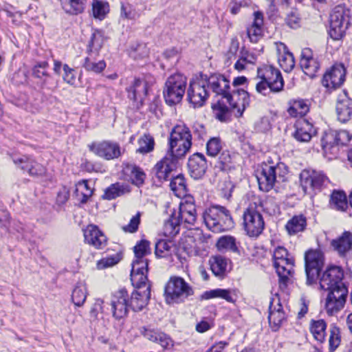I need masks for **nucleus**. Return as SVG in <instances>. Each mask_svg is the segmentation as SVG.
I'll use <instances>...</instances> for the list:
<instances>
[{
  "label": "nucleus",
  "instance_id": "nucleus-1",
  "mask_svg": "<svg viewBox=\"0 0 352 352\" xmlns=\"http://www.w3.org/2000/svg\"><path fill=\"white\" fill-rule=\"evenodd\" d=\"M151 298V292L135 289L129 295L122 288L113 293L111 306L113 316L120 320L127 316L129 309L134 311H142L148 304Z\"/></svg>",
  "mask_w": 352,
  "mask_h": 352
},
{
  "label": "nucleus",
  "instance_id": "nucleus-2",
  "mask_svg": "<svg viewBox=\"0 0 352 352\" xmlns=\"http://www.w3.org/2000/svg\"><path fill=\"white\" fill-rule=\"evenodd\" d=\"M207 86L210 87L214 93L221 96V101L218 100L212 105L216 118L220 121H226L228 117V107L225 103V99L230 93V81L223 75L214 74L209 77L204 76Z\"/></svg>",
  "mask_w": 352,
  "mask_h": 352
},
{
  "label": "nucleus",
  "instance_id": "nucleus-3",
  "mask_svg": "<svg viewBox=\"0 0 352 352\" xmlns=\"http://www.w3.org/2000/svg\"><path fill=\"white\" fill-rule=\"evenodd\" d=\"M202 217L206 227L214 232H223L234 226L231 214L224 206H210L205 210Z\"/></svg>",
  "mask_w": 352,
  "mask_h": 352
},
{
  "label": "nucleus",
  "instance_id": "nucleus-4",
  "mask_svg": "<svg viewBox=\"0 0 352 352\" xmlns=\"http://www.w3.org/2000/svg\"><path fill=\"white\" fill-rule=\"evenodd\" d=\"M192 146V135L190 129L184 124L176 125L172 129L169 137L168 154L179 160L183 158Z\"/></svg>",
  "mask_w": 352,
  "mask_h": 352
},
{
  "label": "nucleus",
  "instance_id": "nucleus-5",
  "mask_svg": "<svg viewBox=\"0 0 352 352\" xmlns=\"http://www.w3.org/2000/svg\"><path fill=\"white\" fill-rule=\"evenodd\" d=\"M287 173V168L283 163H278L275 166L265 164L257 176L259 188L265 192L270 191L276 183L285 182Z\"/></svg>",
  "mask_w": 352,
  "mask_h": 352
},
{
  "label": "nucleus",
  "instance_id": "nucleus-6",
  "mask_svg": "<svg viewBox=\"0 0 352 352\" xmlns=\"http://www.w3.org/2000/svg\"><path fill=\"white\" fill-rule=\"evenodd\" d=\"M187 78L182 74H175L169 76L165 83L164 98L169 105L179 103L185 93Z\"/></svg>",
  "mask_w": 352,
  "mask_h": 352
},
{
  "label": "nucleus",
  "instance_id": "nucleus-7",
  "mask_svg": "<svg viewBox=\"0 0 352 352\" xmlns=\"http://www.w3.org/2000/svg\"><path fill=\"white\" fill-rule=\"evenodd\" d=\"M192 287L182 278H170L165 287L166 300L168 304L184 301L193 294Z\"/></svg>",
  "mask_w": 352,
  "mask_h": 352
},
{
  "label": "nucleus",
  "instance_id": "nucleus-8",
  "mask_svg": "<svg viewBox=\"0 0 352 352\" xmlns=\"http://www.w3.org/2000/svg\"><path fill=\"white\" fill-rule=\"evenodd\" d=\"M274 265L281 285L286 286L292 276L294 260L288 258L287 250L283 247H278L274 251Z\"/></svg>",
  "mask_w": 352,
  "mask_h": 352
},
{
  "label": "nucleus",
  "instance_id": "nucleus-9",
  "mask_svg": "<svg viewBox=\"0 0 352 352\" xmlns=\"http://www.w3.org/2000/svg\"><path fill=\"white\" fill-rule=\"evenodd\" d=\"M349 11L342 6L336 7L330 15L329 34L333 40L341 39L350 24Z\"/></svg>",
  "mask_w": 352,
  "mask_h": 352
},
{
  "label": "nucleus",
  "instance_id": "nucleus-10",
  "mask_svg": "<svg viewBox=\"0 0 352 352\" xmlns=\"http://www.w3.org/2000/svg\"><path fill=\"white\" fill-rule=\"evenodd\" d=\"M300 180L304 192L307 194L320 191L329 182L322 171L315 170H303L300 174Z\"/></svg>",
  "mask_w": 352,
  "mask_h": 352
},
{
  "label": "nucleus",
  "instance_id": "nucleus-11",
  "mask_svg": "<svg viewBox=\"0 0 352 352\" xmlns=\"http://www.w3.org/2000/svg\"><path fill=\"white\" fill-rule=\"evenodd\" d=\"M305 261L307 284H314L318 279L320 272L323 267L324 255L320 250H310L305 253Z\"/></svg>",
  "mask_w": 352,
  "mask_h": 352
},
{
  "label": "nucleus",
  "instance_id": "nucleus-12",
  "mask_svg": "<svg viewBox=\"0 0 352 352\" xmlns=\"http://www.w3.org/2000/svg\"><path fill=\"white\" fill-rule=\"evenodd\" d=\"M343 277L344 272L340 267L331 266L322 274L320 279V286L321 289L329 292L338 291L341 288L347 289L342 280Z\"/></svg>",
  "mask_w": 352,
  "mask_h": 352
},
{
  "label": "nucleus",
  "instance_id": "nucleus-13",
  "mask_svg": "<svg viewBox=\"0 0 352 352\" xmlns=\"http://www.w3.org/2000/svg\"><path fill=\"white\" fill-rule=\"evenodd\" d=\"M206 87H208L207 81L202 75L190 81L187 91V97L189 102L194 107H201L206 102L208 98Z\"/></svg>",
  "mask_w": 352,
  "mask_h": 352
},
{
  "label": "nucleus",
  "instance_id": "nucleus-14",
  "mask_svg": "<svg viewBox=\"0 0 352 352\" xmlns=\"http://www.w3.org/2000/svg\"><path fill=\"white\" fill-rule=\"evenodd\" d=\"M243 226L250 236H259L265 227V223L261 214L254 207L250 206L243 214Z\"/></svg>",
  "mask_w": 352,
  "mask_h": 352
},
{
  "label": "nucleus",
  "instance_id": "nucleus-15",
  "mask_svg": "<svg viewBox=\"0 0 352 352\" xmlns=\"http://www.w3.org/2000/svg\"><path fill=\"white\" fill-rule=\"evenodd\" d=\"M148 261H133L131 280L135 289L151 292V284L147 278Z\"/></svg>",
  "mask_w": 352,
  "mask_h": 352
},
{
  "label": "nucleus",
  "instance_id": "nucleus-16",
  "mask_svg": "<svg viewBox=\"0 0 352 352\" xmlns=\"http://www.w3.org/2000/svg\"><path fill=\"white\" fill-rule=\"evenodd\" d=\"M236 116H241L244 110L250 104V96L248 91L236 89L230 92L225 99Z\"/></svg>",
  "mask_w": 352,
  "mask_h": 352
},
{
  "label": "nucleus",
  "instance_id": "nucleus-17",
  "mask_svg": "<svg viewBox=\"0 0 352 352\" xmlns=\"http://www.w3.org/2000/svg\"><path fill=\"white\" fill-rule=\"evenodd\" d=\"M88 146L90 151L107 160L118 158L121 155L120 147L116 142L110 141L93 142Z\"/></svg>",
  "mask_w": 352,
  "mask_h": 352
},
{
  "label": "nucleus",
  "instance_id": "nucleus-18",
  "mask_svg": "<svg viewBox=\"0 0 352 352\" xmlns=\"http://www.w3.org/2000/svg\"><path fill=\"white\" fill-rule=\"evenodd\" d=\"M258 76L268 82L272 92H278L283 88L284 81L280 71L272 65L258 69Z\"/></svg>",
  "mask_w": 352,
  "mask_h": 352
},
{
  "label": "nucleus",
  "instance_id": "nucleus-19",
  "mask_svg": "<svg viewBox=\"0 0 352 352\" xmlns=\"http://www.w3.org/2000/svg\"><path fill=\"white\" fill-rule=\"evenodd\" d=\"M141 333L145 339L160 345L164 351L171 350L174 346L173 339L160 329L149 327H142Z\"/></svg>",
  "mask_w": 352,
  "mask_h": 352
},
{
  "label": "nucleus",
  "instance_id": "nucleus-20",
  "mask_svg": "<svg viewBox=\"0 0 352 352\" xmlns=\"http://www.w3.org/2000/svg\"><path fill=\"white\" fill-rule=\"evenodd\" d=\"M347 294L348 289L342 288L338 291L329 292L325 302V309L328 315L333 316L344 307Z\"/></svg>",
  "mask_w": 352,
  "mask_h": 352
},
{
  "label": "nucleus",
  "instance_id": "nucleus-21",
  "mask_svg": "<svg viewBox=\"0 0 352 352\" xmlns=\"http://www.w3.org/2000/svg\"><path fill=\"white\" fill-rule=\"evenodd\" d=\"M345 68L343 65H333L323 76L322 83L328 89L340 87L345 80Z\"/></svg>",
  "mask_w": 352,
  "mask_h": 352
},
{
  "label": "nucleus",
  "instance_id": "nucleus-22",
  "mask_svg": "<svg viewBox=\"0 0 352 352\" xmlns=\"http://www.w3.org/2000/svg\"><path fill=\"white\" fill-rule=\"evenodd\" d=\"M85 241L96 249L104 248L107 243V239L104 233L94 225H89L84 230Z\"/></svg>",
  "mask_w": 352,
  "mask_h": 352
},
{
  "label": "nucleus",
  "instance_id": "nucleus-23",
  "mask_svg": "<svg viewBox=\"0 0 352 352\" xmlns=\"http://www.w3.org/2000/svg\"><path fill=\"white\" fill-rule=\"evenodd\" d=\"M178 160L166 154L153 168V172L159 180H168L172 171L175 168Z\"/></svg>",
  "mask_w": 352,
  "mask_h": 352
},
{
  "label": "nucleus",
  "instance_id": "nucleus-24",
  "mask_svg": "<svg viewBox=\"0 0 352 352\" xmlns=\"http://www.w3.org/2000/svg\"><path fill=\"white\" fill-rule=\"evenodd\" d=\"M188 167L192 178L195 179L201 178L205 175L208 167L205 156L200 153H194L188 159Z\"/></svg>",
  "mask_w": 352,
  "mask_h": 352
},
{
  "label": "nucleus",
  "instance_id": "nucleus-25",
  "mask_svg": "<svg viewBox=\"0 0 352 352\" xmlns=\"http://www.w3.org/2000/svg\"><path fill=\"white\" fill-rule=\"evenodd\" d=\"M300 65L304 73L313 78L320 68L318 60L314 57L313 52L309 48L302 50Z\"/></svg>",
  "mask_w": 352,
  "mask_h": 352
},
{
  "label": "nucleus",
  "instance_id": "nucleus-26",
  "mask_svg": "<svg viewBox=\"0 0 352 352\" xmlns=\"http://www.w3.org/2000/svg\"><path fill=\"white\" fill-rule=\"evenodd\" d=\"M176 215L180 224L192 226L197 220V211L195 205L190 202L181 203L177 211L173 212Z\"/></svg>",
  "mask_w": 352,
  "mask_h": 352
},
{
  "label": "nucleus",
  "instance_id": "nucleus-27",
  "mask_svg": "<svg viewBox=\"0 0 352 352\" xmlns=\"http://www.w3.org/2000/svg\"><path fill=\"white\" fill-rule=\"evenodd\" d=\"M13 162L22 170L31 175H42L45 172V167L28 156H14Z\"/></svg>",
  "mask_w": 352,
  "mask_h": 352
},
{
  "label": "nucleus",
  "instance_id": "nucleus-28",
  "mask_svg": "<svg viewBox=\"0 0 352 352\" xmlns=\"http://www.w3.org/2000/svg\"><path fill=\"white\" fill-rule=\"evenodd\" d=\"M296 131L294 133V138L300 142H307L316 135V130L313 124L306 119L298 120L296 125Z\"/></svg>",
  "mask_w": 352,
  "mask_h": 352
},
{
  "label": "nucleus",
  "instance_id": "nucleus-29",
  "mask_svg": "<svg viewBox=\"0 0 352 352\" xmlns=\"http://www.w3.org/2000/svg\"><path fill=\"white\" fill-rule=\"evenodd\" d=\"M254 20L247 28V34L252 43H257L263 36V14L260 11L254 12Z\"/></svg>",
  "mask_w": 352,
  "mask_h": 352
},
{
  "label": "nucleus",
  "instance_id": "nucleus-30",
  "mask_svg": "<svg viewBox=\"0 0 352 352\" xmlns=\"http://www.w3.org/2000/svg\"><path fill=\"white\" fill-rule=\"evenodd\" d=\"M239 291L236 289H214L205 292L202 295L204 299L219 298L230 303H234L238 298Z\"/></svg>",
  "mask_w": 352,
  "mask_h": 352
},
{
  "label": "nucleus",
  "instance_id": "nucleus-31",
  "mask_svg": "<svg viewBox=\"0 0 352 352\" xmlns=\"http://www.w3.org/2000/svg\"><path fill=\"white\" fill-rule=\"evenodd\" d=\"M129 97L135 102L142 104L143 100L147 95L148 84L142 79H135L133 84L127 89Z\"/></svg>",
  "mask_w": 352,
  "mask_h": 352
},
{
  "label": "nucleus",
  "instance_id": "nucleus-32",
  "mask_svg": "<svg viewBox=\"0 0 352 352\" xmlns=\"http://www.w3.org/2000/svg\"><path fill=\"white\" fill-rule=\"evenodd\" d=\"M321 144L325 155H336L339 151L336 131L330 129L325 131L321 139Z\"/></svg>",
  "mask_w": 352,
  "mask_h": 352
},
{
  "label": "nucleus",
  "instance_id": "nucleus-33",
  "mask_svg": "<svg viewBox=\"0 0 352 352\" xmlns=\"http://www.w3.org/2000/svg\"><path fill=\"white\" fill-rule=\"evenodd\" d=\"M331 245L340 256H344L352 248V234L343 232L340 236L332 240Z\"/></svg>",
  "mask_w": 352,
  "mask_h": 352
},
{
  "label": "nucleus",
  "instance_id": "nucleus-34",
  "mask_svg": "<svg viewBox=\"0 0 352 352\" xmlns=\"http://www.w3.org/2000/svg\"><path fill=\"white\" fill-rule=\"evenodd\" d=\"M285 320V314L280 304H278L277 306L274 307L270 306L268 320L270 326L273 331H277Z\"/></svg>",
  "mask_w": 352,
  "mask_h": 352
},
{
  "label": "nucleus",
  "instance_id": "nucleus-35",
  "mask_svg": "<svg viewBox=\"0 0 352 352\" xmlns=\"http://www.w3.org/2000/svg\"><path fill=\"white\" fill-rule=\"evenodd\" d=\"M210 270L214 276L223 278L228 272V260L222 256H212L209 259Z\"/></svg>",
  "mask_w": 352,
  "mask_h": 352
},
{
  "label": "nucleus",
  "instance_id": "nucleus-36",
  "mask_svg": "<svg viewBox=\"0 0 352 352\" xmlns=\"http://www.w3.org/2000/svg\"><path fill=\"white\" fill-rule=\"evenodd\" d=\"M98 54L94 53H88V56L85 58L83 67L88 72L94 73H100L106 67V63L104 60H98Z\"/></svg>",
  "mask_w": 352,
  "mask_h": 352
},
{
  "label": "nucleus",
  "instance_id": "nucleus-37",
  "mask_svg": "<svg viewBox=\"0 0 352 352\" xmlns=\"http://www.w3.org/2000/svg\"><path fill=\"white\" fill-rule=\"evenodd\" d=\"M175 250V248L171 241L160 240L155 244V254L157 258H166L169 261H173Z\"/></svg>",
  "mask_w": 352,
  "mask_h": 352
},
{
  "label": "nucleus",
  "instance_id": "nucleus-38",
  "mask_svg": "<svg viewBox=\"0 0 352 352\" xmlns=\"http://www.w3.org/2000/svg\"><path fill=\"white\" fill-rule=\"evenodd\" d=\"M283 47V52H280V49H278L279 52L278 61L280 67L286 72H289L292 70L295 65V61L293 54L287 50L285 45H281Z\"/></svg>",
  "mask_w": 352,
  "mask_h": 352
},
{
  "label": "nucleus",
  "instance_id": "nucleus-39",
  "mask_svg": "<svg viewBox=\"0 0 352 352\" xmlns=\"http://www.w3.org/2000/svg\"><path fill=\"white\" fill-rule=\"evenodd\" d=\"M327 324L324 320H311L309 329L314 339L319 342L325 340Z\"/></svg>",
  "mask_w": 352,
  "mask_h": 352
},
{
  "label": "nucleus",
  "instance_id": "nucleus-40",
  "mask_svg": "<svg viewBox=\"0 0 352 352\" xmlns=\"http://www.w3.org/2000/svg\"><path fill=\"white\" fill-rule=\"evenodd\" d=\"M307 226V219L302 214L293 217L285 226V228L289 234H295L302 232Z\"/></svg>",
  "mask_w": 352,
  "mask_h": 352
},
{
  "label": "nucleus",
  "instance_id": "nucleus-41",
  "mask_svg": "<svg viewBox=\"0 0 352 352\" xmlns=\"http://www.w3.org/2000/svg\"><path fill=\"white\" fill-rule=\"evenodd\" d=\"M87 291L85 283L78 282L73 289L72 300L77 307H81L87 298Z\"/></svg>",
  "mask_w": 352,
  "mask_h": 352
},
{
  "label": "nucleus",
  "instance_id": "nucleus-42",
  "mask_svg": "<svg viewBox=\"0 0 352 352\" xmlns=\"http://www.w3.org/2000/svg\"><path fill=\"white\" fill-rule=\"evenodd\" d=\"M309 110L308 104L304 100H296L291 103L287 110L288 113L292 117H303Z\"/></svg>",
  "mask_w": 352,
  "mask_h": 352
},
{
  "label": "nucleus",
  "instance_id": "nucleus-43",
  "mask_svg": "<svg viewBox=\"0 0 352 352\" xmlns=\"http://www.w3.org/2000/svg\"><path fill=\"white\" fill-rule=\"evenodd\" d=\"M49 64L46 61L38 63L32 69V76L36 78L42 79L44 78L41 87L45 88L47 86V80L50 78V75L47 72Z\"/></svg>",
  "mask_w": 352,
  "mask_h": 352
},
{
  "label": "nucleus",
  "instance_id": "nucleus-44",
  "mask_svg": "<svg viewBox=\"0 0 352 352\" xmlns=\"http://www.w3.org/2000/svg\"><path fill=\"white\" fill-rule=\"evenodd\" d=\"M86 0H63L62 6L66 12L78 14L84 11Z\"/></svg>",
  "mask_w": 352,
  "mask_h": 352
},
{
  "label": "nucleus",
  "instance_id": "nucleus-45",
  "mask_svg": "<svg viewBox=\"0 0 352 352\" xmlns=\"http://www.w3.org/2000/svg\"><path fill=\"white\" fill-rule=\"evenodd\" d=\"M351 101L349 99L339 100L336 106L338 119L345 122L350 118L351 109L350 107Z\"/></svg>",
  "mask_w": 352,
  "mask_h": 352
},
{
  "label": "nucleus",
  "instance_id": "nucleus-46",
  "mask_svg": "<svg viewBox=\"0 0 352 352\" xmlns=\"http://www.w3.org/2000/svg\"><path fill=\"white\" fill-rule=\"evenodd\" d=\"M109 12V3L102 0H94L92 13L94 18L103 20Z\"/></svg>",
  "mask_w": 352,
  "mask_h": 352
},
{
  "label": "nucleus",
  "instance_id": "nucleus-47",
  "mask_svg": "<svg viewBox=\"0 0 352 352\" xmlns=\"http://www.w3.org/2000/svg\"><path fill=\"white\" fill-rule=\"evenodd\" d=\"M139 148L137 152L142 154L151 153L154 149L155 140L150 134H144L138 140Z\"/></svg>",
  "mask_w": 352,
  "mask_h": 352
},
{
  "label": "nucleus",
  "instance_id": "nucleus-48",
  "mask_svg": "<svg viewBox=\"0 0 352 352\" xmlns=\"http://www.w3.org/2000/svg\"><path fill=\"white\" fill-rule=\"evenodd\" d=\"M217 247L219 251L238 252L236 239L231 236H224L219 238L217 243Z\"/></svg>",
  "mask_w": 352,
  "mask_h": 352
},
{
  "label": "nucleus",
  "instance_id": "nucleus-49",
  "mask_svg": "<svg viewBox=\"0 0 352 352\" xmlns=\"http://www.w3.org/2000/svg\"><path fill=\"white\" fill-rule=\"evenodd\" d=\"M331 205L336 210L344 211L347 207L346 195L340 191H333L331 196Z\"/></svg>",
  "mask_w": 352,
  "mask_h": 352
},
{
  "label": "nucleus",
  "instance_id": "nucleus-50",
  "mask_svg": "<svg viewBox=\"0 0 352 352\" xmlns=\"http://www.w3.org/2000/svg\"><path fill=\"white\" fill-rule=\"evenodd\" d=\"M178 219L176 218V215L173 213L171 214L168 220L164 223V234L168 236H173L179 233V226Z\"/></svg>",
  "mask_w": 352,
  "mask_h": 352
},
{
  "label": "nucleus",
  "instance_id": "nucleus-51",
  "mask_svg": "<svg viewBox=\"0 0 352 352\" xmlns=\"http://www.w3.org/2000/svg\"><path fill=\"white\" fill-rule=\"evenodd\" d=\"M149 242L146 240H142L134 247L135 260L134 261H148L144 257L150 254Z\"/></svg>",
  "mask_w": 352,
  "mask_h": 352
},
{
  "label": "nucleus",
  "instance_id": "nucleus-52",
  "mask_svg": "<svg viewBox=\"0 0 352 352\" xmlns=\"http://www.w3.org/2000/svg\"><path fill=\"white\" fill-rule=\"evenodd\" d=\"M104 43L103 37L100 32L93 33L88 45V53L98 54L99 50Z\"/></svg>",
  "mask_w": 352,
  "mask_h": 352
},
{
  "label": "nucleus",
  "instance_id": "nucleus-53",
  "mask_svg": "<svg viewBox=\"0 0 352 352\" xmlns=\"http://www.w3.org/2000/svg\"><path fill=\"white\" fill-rule=\"evenodd\" d=\"M340 331L335 324L330 326V337L329 340V351L333 352L340 344Z\"/></svg>",
  "mask_w": 352,
  "mask_h": 352
},
{
  "label": "nucleus",
  "instance_id": "nucleus-54",
  "mask_svg": "<svg viewBox=\"0 0 352 352\" xmlns=\"http://www.w3.org/2000/svg\"><path fill=\"white\" fill-rule=\"evenodd\" d=\"M170 187L177 196L184 195L186 191L184 177L182 175L174 177L170 181Z\"/></svg>",
  "mask_w": 352,
  "mask_h": 352
},
{
  "label": "nucleus",
  "instance_id": "nucleus-55",
  "mask_svg": "<svg viewBox=\"0 0 352 352\" xmlns=\"http://www.w3.org/2000/svg\"><path fill=\"white\" fill-rule=\"evenodd\" d=\"M222 149V144L220 138H212L206 144L207 155L210 157H214Z\"/></svg>",
  "mask_w": 352,
  "mask_h": 352
},
{
  "label": "nucleus",
  "instance_id": "nucleus-56",
  "mask_svg": "<svg viewBox=\"0 0 352 352\" xmlns=\"http://www.w3.org/2000/svg\"><path fill=\"white\" fill-rule=\"evenodd\" d=\"M124 192V188L119 184H114L106 189L102 197L105 199H113L121 196Z\"/></svg>",
  "mask_w": 352,
  "mask_h": 352
},
{
  "label": "nucleus",
  "instance_id": "nucleus-57",
  "mask_svg": "<svg viewBox=\"0 0 352 352\" xmlns=\"http://www.w3.org/2000/svg\"><path fill=\"white\" fill-rule=\"evenodd\" d=\"M254 60V58L252 55L247 52L245 53L242 52L241 56L234 64V68L238 71H242L245 68L247 64L253 63Z\"/></svg>",
  "mask_w": 352,
  "mask_h": 352
},
{
  "label": "nucleus",
  "instance_id": "nucleus-58",
  "mask_svg": "<svg viewBox=\"0 0 352 352\" xmlns=\"http://www.w3.org/2000/svg\"><path fill=\"white\" fill-rule=\"evenodd\" d=\"M148 54V50L144 43L138 44L135 48H132L130 56L134 59L143 58Z\"/></svg>",
  "mask_w": 352,
  "mask_h": 352
},
{
  "label": "nucleus",
  "instance_id": "nucleus-59",
  "mask_svg": "<svg viewBox=\"0 0 352 352\" xmlns=\"http://www.w3.org/2000/svg\"><path fill=\"white\" fill-rule=\"evenodd\" d=\"M120 261L118 255H113L100 259L97 263V267L102 270L107 267H112L117 264Z\"/></svg>",
  "mask_w": 352,
  "mask_h": 352
},
{
  "label": "nucleus",
  "instance_id": "nucleus-60",
  "mask_svg": "<svg viewBox=\"0 0 352 352\" xmlns=\"http://www.w3.org/2000/svg\"><path fill=\"white\" fill-rule=\"evenodd\" d=\"M300 19L297 10H292L287 15L285 22L292 28H297L299 26Z\"/></svg>",
  "mask_w": 352,
  "mask_h": 352
},
{
  "label": "nucleus",
  "instance_id": "nucleus-61",
  "mask_svg": "<svg viewBox=\"0 0 352 352\" xmlns=\"http://www.w3.org/2000/svg\"><path fill=\"white\" fill-rule=\"evenodd\" d=\"M63 80L69 85H74L76 82V71L67 65H63Z\"/></svg>",
  "mask_w": 352,
  "mask_h": 352
},
{
  "label": "nucleus",
  "instance_id": "nucleus-62",
  "mask_svg": "<svg viewBox=\"0 0 352 352\" xmlns=\"http://www.w3.org/2000/svg\"><path fill=\"white\" fill-rule=\"evenodd\" d=\"M140 222V213H138L131 219L128 225L122 227V229L124 232L133 233L138 230Z\"/></svg>",
  "mask_w": 352,
  "mask_h": 352
},
{
  "label": "nucleus",
  "instance_id": "nucleus-63",
  "mask_svg": "<svg viewBox=\"0 0 352 352\" xmlns=\"http://www.w3.org/2000/svg\"><path fill=\"white\" fill-rule=\"evenodd\" d=\"M145 174L138 167H133L131 171V179L134 184L140 186L144 183Z\"/></svg>",
  "mask_w": 352,
  "mask_h": 352
},
{
  "label": "nucleus",
  "instance_id": "nucleus-64",
  "mask_svg": "<svg viewBox=\"0 0 352 352\" xmlns=\"http://www.w3.org/2000/svg\"><path fill=\"white\" fill-rule=\"evenodd\" d=\"M69 197V190L63 186L58 192L56 197V204L62 206L68 201Z\"/></svg>",
  "mask_w": 352,
  "mask_h": 352
}]
</instances>
